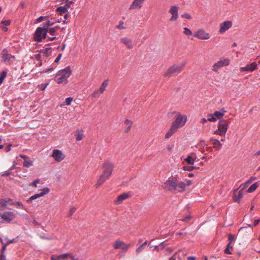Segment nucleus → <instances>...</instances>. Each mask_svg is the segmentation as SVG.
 <instances>
[{"mask_svg":"<svg viewBox=\"0 0 260 260\" xmlns=\"http://www.w3.org/2000/svg\"><path fill=\"white\" fill-rule=\"evenodd\" d=\"M73 100V99L72 97L67 98L65 101L66 105L67 106L70 105Z\"/></svg>","mask_w":260,"mask_h":260,"instance_id":"nucleus-47","label":"nucleus"},{"mask_svg":"<svg viewBox=\"0 0 260 260\" xmlns=\"http://www.w3.org/2000/svg\"><path fill=\"white\" fill-rule=\"evenodd\" d=\"M116 27L119 29L124 28V27L123 26V22H121V24H119L118 25H117Z\"/></svg>","mask_w":260,"mask_h":260,"instance_id":"nucleus-60","label":"nucleus"},{"mask_svg":"<svg viewBox=\"0 0 260 260\" xmlns=\"http://www.w3.org/2000/svg\"><path fill=\"white\" fill-rule=\"evenodd\" d=\"M11 23V20L10 19L3 20L1 22V27L3 29L4 31L8 30V28L6 26H8Z\"/></svg>","mask_w":260,"mask_h":260,"instance_id":"nucleus-28","label":"nucleus"},{"mask_svg":"<svg viewBox=\"0 0 260 260\" xmlns=\"http://www.w3.org/2000/svg\"><path fill=\"white\" fill-rule=\"evenodd\" d=\"M108 86V80H105L102 84L99 89L100 92L102 93L105 91L107 86Z\"/></svg>","mask_w":260,"mask_h":260,"instance_id":"nucleus-31","label":"nucleus"},{"mask_svg":"<svg viewBox=\"0 0 260 260\" xmlns=\"http://www.w3.org/2000/svg\"><path fill=\"white\" fill-rule=\"evenodd\" d=\"M193 36L200 40H208L211 37L210 34L206 32L203 28L198 29Z\"/></svg>","mask_w":260,"mask_h":260,"instance_id":"nucleus-9","label":"nucleus"},{"mask_svg":"<svg viewBox=\"0 0 260 260\" xmlns=\"http://www.w3.org/2000/svg\"><path fill=\"white\" fill-rule=\"evenodd\" d=\"M12 174L11 170H8L6 171L4 174H2V176H8Z\"/></svg>","mask_w":260,"mask_h":260,"instance_id":"nucleus-52","label":"nucleus"},{"mask_svg":"<svg viewBox=\"0 0 260 260\" xmlns=\"http://www.w3.org/2000/svg\"><path fill=\"white\" fill-rule=\"evenodd\" d=\"M10 200H11V199H0V204L1 205L2 208H3V209H5L6 208L7 203Z\"/></svg>","mask_w":260,"mask_h":260,"instance_id":"nucleus-34","label":"nucleus"},{"mask_svg":"<svg viewBox=\"0 0 260 260\" xmlns=\"http://www.w3.org/2000/svg\"><path fill=\"white\" fill-rule=\"evenodd\" d=\"M64 3L65 5L63 6L69 9L71 6L74 4V2L70 0H62L61 4Z\"/></svg>","mask_w":260,"mask_h":260,"instance_id":"nucleus-32","label":"nucleus"},{"mask_svg":"<svg viewBox=\"0 0 260 260\" xmlns=\"http://www.w3.org/2000/svg\"><path fill=\"white\" fill-rule=\"evenodd\" d=\"M191 216L190 215H188L184 217L182 220L184 222H188L191 219Z\"/></svg>","mask_w":260,"mask_h":260,"instance_id":"nucleus-51","label":"nucleus"},{"mask_svg":"<svg viewBox=\"0 0 260 260\" xmlns=\"http://www.w3.org/2000/svg\"><path fill=\"white\" fill-rule=\"evenodd\" d=\"M185 65V63L173 64L164 73V77L170 78L172 76L177 75L183 70Z\"/></svg>","mask_w":260,"mask_h":260,"instance_id":"nucleus-4","label":"nucleus"},{"mask_svg":"<svg viewBox=\"0 0 260 260\" xmlns=\"http://www.w3.org/2000/svg\"><path fill=\"white\" fill-rule=\"evenodd\" d=\"M56 32L55 27L48 28V32L51 35L53 36Z\"/></svg>","mask_w":260,"mask_h":260,"instance_id":"nucleus-46","label":"nucleus"},{"mask_svg":"<svg viewBox=\"0 0 260 260\" xmlns=\"http://www.w3.org/2000/svg\"><path fill=\"white\" fill-rule=\"evenodd\" d=\"M210 142L216 150H219L222 148V145L218 140L212 138L210 139Z\"/></svg>","mask_w":260,"mask_h":260,"instance_id":"nucleus-21","label":"nucleus"},{"mask_svg":"<svg viewBox=\"0 0 260 260\" xmlns=\"http://www.w3.org/2000/svg\"><path fill=\"white\" fill-rule=\"evenodd\" d=\"M6 77V72L3 71L0 76V85L3 83L4 79Z\"/></svg>","mask_w":260,"mask_h":260,"instance_id":"nucleus-44","label":"nucleus"},{"mask_svg":"<svg viewBox=\"0 0 260 260\" xmlns=\"http://www.w3.org/2000/svg\"><path fill=\"white\" fill-rule=\"evenodd\" d=\"M76 211V208L75 207H72L69 212V216H72L73 214Z\"/></svg>","mask_w":260,"mask_h":260,"instance_id":"nucleus-45","label":"nucleus"},{"mask_svg":"<svg viewBox=\"0 0 260 260\" xmlns=\"http://www.w3.org/2000/svg\"><path fill=\"white\" fill-rule=\"evenodd\" d=\"M198 168L192 166H186L183 167V170L188 171H192Z\"/></svg>","mask_w":260,"mask_h":260,"instance_id":"nucleus-40","label":"nucleus"},{"mask_svg":"<svg viewBox=\"0 0 260 260\" xmlns=\"http://www.w3.org/2000/svg\"><path fill=\"white\" fill-rule=\"evenodd\" d=\"M238 189H235L233 192V200L235 202L239 203L243 196V191L240 190L237 192Z\"/></svg>","mask_w":260,"mask_h":260,"instance_id":"nucleus-19","label":"nucleus"},{"mask_svg":"<svg viewBox=\"0 0 260 260\" xmlns=\"http://www.w3.org/2000/svg\"><path fill=\"white\" fill-rule=\"evenodd\" d=\"M229 121L227 120H220L218 123V129L214 132V134L224 136L228 131Z\"/></svg>","mask_w":260,"mask_h":260,"instance_id":"nucleus-5","label":"nucleus"},{"mask_svg":"<svg viewBox=\"0 0 260 260\" xmlns=\"http://www.w3.org/2000/svg\"><path fill=\"white\" fill-rule=\"evenodd\" d=\"M145 0H134L131 4L129 9L130 10H140L143 7Z\"/></svg>","mask_w":260,"mask_h":260,"instance_id":"nucleus-16","label":"nucleus"},{"mask_svg":"<svg viewBox=\"0 0 260 260\" xmlns=\"http://www.w3.org/2000/svg\"><path fill=\"white\" fill-rule=\"evenodd\" d=\"M44 17L43 16H40L36 20V23H38L42 22L44 20Z\"/></svg>","mask_w":260,"mask_h":260,"instance_id":"nucleus-55","label":"nucleus"},{"mask_svg":"<svg viewBox=\"0 0 260 260\" xmlns=\"http://www.w3.org/2000/svg\"><path fill=\"white\" fill-rule=\"evenodd\" d=\"M130 246V244H126L124 242L117 240L113 244V247L116 249H120L123 251H126Z\"/></svg>","mask_w":260,"mask_h":260,"instance_id":"nucleus-13","label":"nucleus"},{"mask_svg":"<svg viewBox=\"0 0 260 260\" xmlns=\"http://www.w3.org/2000/svg\"><path fill=\"white\" fill-rule=\"evenodd\" d=\"M120 41L128 49L131 50L134 48L133 40L131 39L125 37L120 38Z\"/></svg>","mask_w":260,"mask_h":260,"instance_id":"nucleus-17","label":"nucleus"},{"mask_svg":"<svg viewBox=\"0 0 260 260\" xmlns=\"http://www.w3.org/2000/svg\"><path fill=\"white\" fill-rule=\"evenodd\" d=\"M102 93L100 92L99 89L95 90L92 94V96L94 98H99Z\"/></svg>","mask_w":260,"mask_h":260,"instance_id":"nucleus-39","label":"nucleus"},{"mask_svg":"<svg viewBox=\"0 0 260 260\" xmlns=\"http://www.w3.org/2000/svg\"><path fill=\"white\" fill-rule=\"evenodd\" d=\"M0 217L7 222H10L16 217L15 213L13 212H5L0 214Z\"/></svg>","mask_w":260,"mask_h":260,"instance_id":"nucleus-15","label":"nucleus"},{"mask_svg":"<svg viewBox=\"0 0 260 260\" xmlns=\"http://www.w3.org/2000/svg\"><path fill=\"white\" fill-rule=\"evenodd\" d=\"M11 205L15 206L17 208L21 209H25L23 204L21 202H15L11 203Z\"/></svg>","mask_w":260,"mask_h":260,"instance_id":"nucleus-33","label":"nucleus"},{"mask_svg":"<svg viewBox=\"0 0 260 260\" xmlns=\"http://www.w3.org/2000/svg\"><path fill=\"white\" fill-rule=\"evenodd\" d=\"M52 50L51 48H46L40 50V53L42 54L44 57H48L51 54Z\"/></svg>","mask_w":260,"mask_h":260,"instance_id":"nucleus-27","label":"nucleus"},{"mask_svg":"<svg viewBox=\"0 0 260 260\" xmlns=\"http://www.w3.org/2000/svg\"><path fill=\"white\" fill-rule=\"evenodd\" d=\"M60 22V20L58 19L51 18L50 20H48L45 23H44V25L45 27L48 28L49 26L53 25L56 23H58Z\"/></svg>","mask_w":260,"mask_h":260,"instance_id":"nucleus-22","label":"nucleus"},{"mask_svg":"<svg viewBox=\"0 0 260 260\" xmlns=\"http://www.w3.org/2000/svg\"><path fill=\"white\" fill-rule=\"evenodd\" d=\"M129 197L130 196L128 193H123L117 197L116 199L114 201L115 203L117 205L120 204L124 200L128 199Z\"/></svg>","mask_w":260,"mask_h":260,"instance_id":"nucleus-20","label":"nucleus"},{"mask_svg":"<svg viewBox=\"0 0 260 260\" xmlns=\"http://www.w3.org/2000/svg\"><path fill=\"white\" fill-rule=\"evenodd\" d=\"M48 32V28L39 27L37 28L34 36V40L35 41L40 42L43 39H45Z\"/></svg>","mask_w":260,"mask_h":260,"instance_id":"nucleus-7","label":"nucleus"},{"mask_svg":"<svg viewBox=\"0 0 260 260\" xmlns=\"http://www.w3.org/2000/svg\"><path fill=\"white\" fill-rule=\"evenodd\" d=\"M228 240L229 242L232 243L235 240V236L233 234H230L229 235Z\"/></svg>","mask_w":260,"mask_h":260,"instance_id":"nucleus-50","label":"nucleus"},{"mask_svg":"<svg viewBox=\"0 0 260 260\" xmlns=\"http://www.w3.org/2000/svg\"><path fill=\"white\" fill-rule=\"evenodd\" d=\"M50 191V189L47 187H44L39 190V192L31 196L27 200V202L31 203L33 200L42 197L48 194Z\"/></svg>","mask_w":260,"mask_h":260,"instance_id":"nucleus-8","label":"nucleus"},{"mask_svg":"<svg viewBox=\"0 0 260 260\" xmlns=\"http://www.w3.org/2000/svg\"><path fill=\"white\" fill-rule=\"evenodd\" d=\"M257 187V185L256 183H253L247 189V192H252L254 191Z\"/></svg>","mask_w":260,"mask_h":260,"instance_id":"nucleus-35","label":"nucleus"},{"mask_svg":"<svg viewBox=\"0 0 260 260\" xmlns=\"http://www.w3.org/2000/svg\"><path fill=\"white\" fill-rule=\"evenodd\" d=\"M84 135L83 133L78 132L76 134V140L78 141H81L83 139Z\"/></svg>","mask_w":260,"mask_h":260,"instance_id":"nucleus-38","label":"nucleus"},{"mask_svg":"<svg viewBox=\"0 0 260 260\" xmlns=\"http://www.w3.org/2000/svg\"><path fill=\"white\" fill-rule=\"evenodd\" d=\"M179 8L176 6H171L169 10V13L171 15V17L170 18V21H176L178 17V11Z\"/></svg>","mask_w":260,"mask_h":260,"instance_id":"nucleus-11","label":"nucleus"},{"mask_svg":"<svg viewBox=\"0 0 260 260\" xmlns=\"http://www.w3.org/2000/svg\"><path fill=\"white\" fill-rule=\"evenodd\" d=\"M177 130L178 129H177L175 127H174L173 125H171V126L169 129L168 132L165 135V138H170L174 134H175L177 131Z\"/></svg>","mask_w":260,"mask_h":260,"instance_id":"nucleus-24","label":"nucleus"},{"mask_svg":"<svg viewBox=\"0 0 260 260\" xmlns=\"http://www.w3.org/2000/svg\"><path fill=\"white\" fill-rule=\"evenodd\" d=\"M13 57V56H12L11 54H8L6 52L5 53V50H3L2 58H3V60H4V61L5 62H6V63L9 62L10 60L11 59V58Z\"/></svg>","mask_w":260,"mask_h":260,"instance_id":"nucleus-25","label":"nucleus"},{"mask_svg":"<svg viewBox=\"0 0 260 260\" xmlns=\"http://www.w3.org/2000/svg\"><path fill=\"white\" fill-rule=\"evenodd\" d=\"M70 256V253H64L58 255H53L51 257V260H61L68 258Z\"/></svg>","mask_w":260,"mask_h":260,"instance_id":"nucleus-23","label":"nucleus"},{"mask_svg":"<svg viewBox=\"0 0 260 260\" xmlns=\"http://www.w3.org/2000/svg\"><path fill=\"white\" fill-rule=\"evenodd\" d=\"M225 112L226 111L224 109H221L220 111H215L213 113V114L214 115V117L216 118V121L217 120V119L221 118L224 115Z\"/></svg>","mask_w":260,"mask_h":260,"instance_id":"nucleus-26","label":"nucleus"},{"mask_svg":"<svg viewBox=\"0 0 260 260\" xmlns=\"http://www.w3.org/2000/svg\"><path fill=\"white\" fill-rule=\"evenodd\" d=\"M257 69V64L255 62H253L250 64H247L245 67H241L240 71L241 72H252Z\"/></svg>","mask_w":260,"mask_h":260,"instance_id":"nucleus-14","label":"nucleus"},{"mask_svg":"<svg viewBox=\"0 0 260 260\" xmlns=\"http://www.w3.org/2000/svg\"><path fill=\"white\" fill-rule=\"evenodd\" d=\"M114 169V164L107 160L103 164L102 167V173L98 180L95 186L98 188L101 186L108 179L112 174Z\"/></svg>","mask_w":260,"mask_h":260,"instance_id":"nucleus-2","label":"nucleus"},{"mask_svg":"<svg viewBox=\"0 0 260 260\" xmlns=\"http://www.w3.org/2000/svg\"><path fill=\"white\" fill-rule=\"evenodd\" d=\"M251 180L250 179V180L247 181V182H246L243 184H242L241 185V187H242L241 190L243 191L245 189H246L248 187L249 184L251 182Z\"/></svg>","mask_w":260,"mask_h":260,"instance_id":"nucleus-43","label":"nucleus"},{"mask_svg":"<svg viewBox=\"0 0 260 260\" xmlns=\"http://www.w3.org/2000/svg\"><path fill=\"white\" fill-rule=\"evenodd\" d=\"M52 157L56 161L60 162L64 159L65 155L60 150L54 149L52 154Z\"/></svg>","mask_w":260,"mask_h":260,"instance_id":"nucleus-12","label":"nucleus"},{"mask_svg":"<svg viewBox=\"0 0 260 260\" xmlns=\"http://www.w3.org/2000/svg\"><path fill=\"white\" fill-rule=\"evenodd\" d=\"M20 157L22 158H25L24 160L23 161V166L24 167L29 168L32 166L33 161L32 160L28 159L27 158H26L25 156H23V155H21Z\"/></svg>","mask_w":260,"mask_h":260,"instance_id":"nucleus-29","label":"nucleus"},{"mask_svg":"<svg viewBox=\"0 0 260 260\" xmlns=\"http://www.w3.org/2000/svg\"><path fill=\"white\" fill-rule=\"evenodd\" d=\"M68 9L64 6H60L56 9V12L58 13L60 15H62L63 14L67 13Z\"/></svg>","mask_w":260,"mask_h":260,"instance_id":"nucleus-30","label":"nucleus"},{"mask_svg":"<svg viewBox=\"0 0 260 260\" xmlns=\"http://www.w3.org/2000/svg\"><path fill=\"white\" fill-rule=\"evenodd\" d=\"M196 257L194 256H188L187 257L188 260H195Z\"/></svg>","mask_w":260,"mask_h":260,"instance_id":"nucleus-64","label":"nucleus"},{"mask_svg":"<svg viewBox=\"0 0 260 260\" xmlns=\"http://www.w3.org/2000/svg\"><path fill=\"white\" fill-rule=\"evenodd\" d=\"M230 60L228 58H223L215 63L212 67V70L214 72H217L219 69L229 65Z\"/></svg>","mask_w":260,"mask_h":260,"instance_id":"nucleus-10","label":"nucleus"},{"mask_svg":"<svg viewBox=\"0 0 260 260\" xmlns=\"http://www.w3.org/2000/svg\"><path fill=\"white\" fill-rule=\"evenodd\" d=\"M207 120L210 122H215L216 121V118L214 117V114H208L207 116Z\"/></svg>","mask_w":260,"mask_h":260,"instance_id":"nucleus-41","label":"nucleus"},{"mask_svg":"<svg viewBox=\"0 0 260 260\" xmlns=\"http://www.w3.org/2000/svg\"><path fill=\"white\" fill-rule=\"evenodd\" d=\"M125 124L127 126H131L132 125V121L128 119H126L125 121Z\"/></svg>","mask_w":260,"mask_h":260,"instance_id":"nucleus-54","label":"nucleus"},{"mask_svg":"<svg viewBox=\"0 0 260 260\" xmlns=\"http://www.w3.org/2000/svg\"><path fill=\"white\" fill-rule=\"evenodd\" d=\"M7 246V245L6 244L3 245V247H2V248L1 249V253H2V254H4L5 253V250L6 249Z\"/></svg>","mask_w":260,"mask_h":260,"instance_id":"nucleus-58","label":"nucleus"},{"mask_svg":"<svg viewBox=\"0 0 260 260\" xmlns=\"http://www.w3.org/2000/svg\"><path fill=\"white\" fill-rule=\"evenodd\" d=\"M72 74V70L70 67L68 66L64 69L59 70L54 77L55 81L58 84H66L68 83V79Z\"/></svg>","mask_w":260,"mask_h":260,"instance_id":"nucleus-3","label":"nucleus"},{"mask_svg":"<svg viewBox=\"0 0 260 260\" xmlns=\"http://www.w3.org/2000/svg\"><path fill=\"white\" fill-rule=\"evenodd\" d=\"M68 258H70L71 259V260H82L81 258H75L74 256L72 255V254L70 253V256H68Z\"/></svg>","mask_w":260,"mask_h":260,"instance_id":"nucleus-57","label":"nucleus"},{"mask_svg":"<svg viewBox=\"0 0 260 260\" xmlns=\"http://www.w3.org/2000/svg\"><path fill=\"white\" fill-rule=\"evenodd\" d=\"M182 18H186L187 19H190L191 18V16L189 13H184L181 15Z\"/></svg>","mask_w":260,"mask_h":260,"instance_id":"nucleus-48","label":"nucleus"},{"mask_svg":"<svg viewBox=\"0 0 260 260\" xmlns=\"http://www.w3.org/2000/svg\"><path fill=\"white\" fill-rule=\"evenodd\" d=\"M183 29V33L184 34V35L188 36V37L193 35L192 32L189 28L187 27H184Z\"/></svg>","mask_w":260,"mask_h":260,"instance_id":"nucleus-36","label":"nucleus"},{"mask_svg":"<svg viewBox=\"0 0 260 260\" xmlns=\"http://www.w3.org/2000/svg\"><path fill=\"white\" fill-rule=\"evenodd\" d=\"M0 260H6V255L4 253L2 254V253H1L0 254Z\"/></svg>","mask_w":260,"mask_h":260,"instance_id":"nucleus-59","label":"nucleus"},{"mask_svg":"<svg viewBox=\"0 0 260 260\" xmlns=\"http://www.w3.org/2000/svg\"><path fill=\"white\" fill-rule=\"evenodd\" d=\"M187 120V117L186 115L178 114L176 115L175 120L172 122V125L177 129L183 126Z\"/></svg>","mask_w":260,"mask_h":260,"instance_id":"nucleus-6","label":"nucleus"},{"mask_svg":"<svg viewBox=\"0 0 260 260\" xmlns=\"http://www.w3.org/2000/svg\"><path fill=\"white\" fill-rule=\"evenodd\" d=\"M232 26V22L231 21H225L221 23L220 25L219 32L223 34L227 30L230 29Z\"/></svg>","mask_w":260,"mask_h":260,"instance_id":"nucleus-18","label":"nucleus"},{"mask_svg":"<svg viewBox=\"0 0 260 260\" xmlns=\"http://www.w3.org/2000/svg\"><path fill=\"white\" fill-rule=\"evenodd\" d=\"M40 182V179H37L34 181H33L32 182L30 183L29 184V186H33V187H37V185H38V184Z\"/></svg>","mask_w":260,"mask_h":260,"instance_id":"nucleus-42","label":"nucleus"},{"mask_svg":"<svg viewBox=\"0 0 260 260\" xmlns=\"http://www.w3.org/2000/svg\"><path fill=\"white\" fill-rule=\"evenodd\" d=\"M208 121V120L205 118H203L201 119V122L203 124H204L207 121Z\"/></svg>","mask_w":260,"mask_h":260,"instance_id":"nucleus-63","label":"nucleus"},{"mask_svg":"<svg viewBox=\"0 0 260 260\" xmlns=\"http://www.w3.org/2000/svg\"><path fill=\"white\" fill-rule=\"evenodd\" d=\"M11 145H9L5 148V150L6 152H9L11 150Z\"/></svg>","mask_w":260,"mask_h":260,"instance_id":"nucleus-61","label":"nucleus"},{"mask_svg":"<svg viewBox=\"0 0 260 260\" xmlns=\"http://www.w3.org/2000/svg\"><path fill=\"white\" fill-rule=\"evenodd\" d=\"M224 253H226V254H231V252L230 250V249H229L228 248H226L224 250Z\"/></svg>","mask_w":260,"mask_h":260,"instance_id":"nucleus-62","label":"nucleus"},{"mask_svg":"<svg viewBox=\"0 0 260 260\" xmlns=\"http://www.w3.org/2000/svg\"><path fill=\"white\" fill-rule=\"evenodd\" d=\"M144 249V248L143 247V246H142L141 245L140 246H139L137 249H136V252L137 253H140L141 251H142V250H143Z\"/></svg>","mask_w":260,"mask_h":260,"instance_id":"nucleus-56","label":"nucleus"},{"mask_svg":"<svg viewBox=\"0 0 260 260\" xmlns=\"http://www.w3.org/2000/svg\"><path fill=\"white\" fill-rule=\"evenodd\" d=\"M41 54V53H40L39 54H36L35 55H34V58L38 61L41 60L42 55Z\"/></svg>","mask_w":260,"mask_h":260,"instance_id":"nucleus-49","label":"nucleus"},{"mask_svg":"<svg viewBox=\"0 0 260 260\" xmlns=\"http://www.w3.org/2000/svg\"><path fill=\"white\" fill-rule=\"evenodd\" d=\"M61 56H62V54L61 53L58 54L57 56V57L55 59L54 62H56V63L58 62L60 60Z\"/></svg>","mask_w":260,"mask_h":260,"instance_id":"nucleus-53","label":"nucleus"},{"mask_svg":"<svg viewBox=\"0 0 260 260\" xmlns=\"http://www.w3.org/2000/svg\"><path fill=\"white\" fill-rule=\"evenodd\" d=\"M186 187V184L184 182L174 178L167 180L162 185L164 189L175 193L184 191Z\"/></svg>","mask_w":260,"mask_h":260,"instance_id":"nucleus-1","label":"nucleus"},{"mask_svg":"<svg viewBox=\"0 0 260 260\" xmlns=\"http://www.w3.org/2000/svg\"><path fill=\"white\" fill-rule=\"evenodd\" d=\"M184 160L185 161H186V162L188 164V165H193L194 164V160L190 156H188Z\"/></svg>","mask_w":260,"mask_h":260,"instance_id":"nucleus-37","label":"nucleus"}]
</instances>
